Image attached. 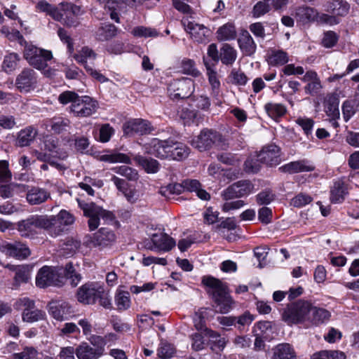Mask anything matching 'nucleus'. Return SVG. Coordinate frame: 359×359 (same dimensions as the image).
Masks as SVG:
<instances>
[{
  "instance_id": "f257e3e1",
  "label": "nucleus",
  "mask_w": 359,
  "mask_h": 359,
  "mask_svg": "<svg viewBox=\"0 0 359 359\" xmlns=\"http://www.w3.org/2000/svg\"><path fill=\"white\" fill-rule=\"evenodd\" d=\"M202 283L208 287V293L212 296L216 306V311L226 313L231 309L233 300L227 292L226 286L212 276H203Z\"/></svg>"
},
{
  "instance_id": "f03ea898",
  "label": "nucleus",
  "mask_w": 359,
  "mask_h": 359,
  "mask_svg": "<svg viewBox=\"0 0 359 359\" xmlns=\"http://www.w3.org/2000/svg\"><path fill=\"white\" fill-rule=\"evenodd\" d=\"M107 338L115 339L114 334H109L104 337L98 335H91L88 338L90 342L83 341L76 348V355L78 359H100L105 352Z\"/></svg>"
},
{
  "instance_id": "7ed1b4c3",
  "label": "nucleus",
  "mask_w": 359,
  "mask_h": 359,
  "mask_svg": "<svg viewBox=\"0 0 359 359\" xmlns=\"http://www.w3.org/2000/svg\"><path fill=\"white\" fill-rule=\"evenodd\" d=\"M74 217L65 210H62L57 215H41V229L51 237L61 236L67 231V226L74 222Z\"/></svg>"
},
{
  "instance_id": "20e7f679",
  "label": "nucleus",
  "mask_w": 359,
  "mask_h": 359,
  "mask_svg": "<svg viewBox=\"0 0 359 359\" xmlns=\"http://www.w3.org/2000/svg\"><path fill=\"white\" fill-rule=\"evenodd\" d=\"M191 145L201 151L213 147L225 150L229 147V142L219 132L204 128L191 140Z\"/></svg>"
},
{
  "instance_id": "39448f33",
  "label": "nucleus",
  "mask_w": 359,
  "mask_h": 359,
  "mask_svg": "<svg viewBox=\"0 0 359 359\" xmlns=\"http://www.w3.org/2000/svg\"><path fill=\"white\" fill-rule=\"evenodd\" d=\"M311 303L298 300L288 304L281 311V319L288 325L302 323L309 318Z\"/></svg>"
},
{
  "instance_id": "423d86ee",
  "label": "nucleus",
  "mask_w": 359,
  "mask_h": 359,
  "mask_svg": "<svg viewBox=\"0 0 359 359\" xmlns=\"http://www.w3.org/2000/svg\"><path fill=\"white\" fill-rule=\"evenodd\" d=\"M77 202L83 215L88 217V224L90 231H94L99 226L100 218L107 222H112L114 219L111 212L104 210L93 202L86 203L79 199H77Z\"/></svg>"
},
{
  "instance_id": "0eeeda50",
  "label": "nucleus",
  "mask_w": 359,
  "mask_h": 359,
  "mask_svg": "<svg viewBox=\"0 0 359 359\" xmlns=\"http://www.w3.org/2000/svg\"><path fill=\"white\" fill-rule=\"evenodd\" d=\"M63 268H53L44 266L39 271L36 277V284L38 287L44 288L53 285L61 287L65 283V276Z\"/></svg>"
},
{
  "instance_id": "6e6552de",
  "label": "nucleus",
  "mask_w": 359,
  "mask_h": 359,
  "mask_svg": "<svg viewBox=\"0 0 359 359\" xmlns=\"http://www.w3.org/2000/svg\"><path fill=\"white\" fill-rule=\"evenodd\" d=\"M23 57L33 67L41 70L48 67L47 62L53 58L52 53L29 44L24 48Z\"/></svg>"
},
{
  "instance_id": "1a4fd4ad",
  "label": "nucleus",
  "mask_w": 359,
  "mask_h": 359,
  "mask_svg": "<svg viewBox=\"0 0 359 359\" xmlns=\"http://www.w3.org/2000/svg\"><path fill=\"white\" fill-rule=\"evenodd\" d=\"M194 90V82L189 78L174 80L169 84L168 92L173 100H182L189 97Z\"/></svg>"
},
{
  "instance_id": "9d476101",
  "label": "nucleus",
  "mask_w": 359,
  "mask_h": 359,
  "mask_svg": "<svg viewBox=\"0 0 359 359\" xmlns=\"http://www.w3.org/2000/svg\"><path fill=\"white\" fill-rule=\"evenodd\" d=\"M173 140H160L153 138L144 145L145 153L153 155L161 159H170L171 149Z\"/></svg>"
},
{
  "instance_id": "9b49d317",
  "label": "nucleus",
  "mask_w": 359,
  "mask_h": 359,
  "mask_svg": "<svg viewBox=\"0 0 359 359\" xmlns=\"http://www.w3.org/2000/svg\"><path fill=\"white\" fill-rule=\"evenodd\" d=\"M38 81V74L33 69L26 67L17 75L15 86L20 93H27L36 88Z\"/></svg>"
},
{
  "instance_id": "f8f14e48",
  "label": "nucleus",
  "mask_w": 359,
  "mask_h": 359,
  "mask_svg": "<svg viewBox=\"0 0 359 359\" xmlns=\"http://www.w3.org/2000/svg\"><path fill=\"white\" fill-rule=\"evenodd\" d=\"M154 130L151 123L142 118L130 119L123 125V134L128 137L147 135Z\"/></svg>"
},
{
  "instance_id": "ddd939ff",
  "label": "nucleus",
  "mask_w": 359,
  "mask_h": 359,
  "mask_svg": "<svg viewBox=\"0 0 359 359\" xmlns=\"http://www.w3.org/2000/svg\"><path fill=\"white\" fill-rule=\"evenodd\" d=\"M97 103L89 96L77 98L75 104H71L69 110L77 117H88L95 113Z\"/></svg>"
},
{
  "instance_id": "4468645a",
  "label": "nucleus",
  "mask_w": 359,
  "mask_h": 359,
  "mask_svg": "<svg viewBox=\"0 0 359 359\" xmlns=\"http://www.w3.org/2000/svg\"><path fill=\"white\" fill-rule=\"evenodd\" d=\"M102 292V287L95 283H86L78 289V301L85 304H94L97 295Z\"/></svg>"
},
{
  "instance_id": "2eb2a0df",
  "label": "nucleus",
  "mask_w": 359,
  "mask_h": 359,
  "mask_svg": "<svg viewBox=\"0 0 359 359\" xmlns=\"http://www.w3.org/2000/svg\"><path fill=\"white\" fill-rule=\"evenodd\" d=\"M41 229V215H32L18 222L17 229L23 237H32Z\"/></svg>"
},
{
  "instance_id": "dca6fc26",
  "label": "nucleus",
  "mask_w": 359,
  "mask_h": 359,
  "mask_svg": "<svg viewBox=\"0 0 359 359\" xmlns=\"http://www.w3.org/2000/svg\"><path fill=\"white\" fill-rule=\"evenodd\" d=\"M48 312L53 318L59 321L67 320L73 311L67 302L62 300H53L48 305Z\"/></svg>"
},
{
  "instance_id": "f3484780",
  "label": "nucleus",
  "mask_w": 359,
  "mask_h": 359,
  "mask_svg": "<svg viewBox=\"0 0 359 359\" xmlns=\"http://www.w3.org/2000/svg\"><path fill=\"white\" fill-rule=\"evenodd\" d=\"M114 232L108 228H100L93 233L91 243L95 247L101 248L111 245L116 241Z\"/></svg>"
},
{
  "instance_id": "a211bd4d",
  "label": "nucleus",
  "mask_w": 359,
  "mask_h": 359,
  "mask_svg": "<svg viewBox=\"0 0 359 359\" xmlns=\"http://www.w3.org/2000/svg\"><path fill=\"white\" fill-rule=\"evenodd\" d=\"M0 250L6 255L18 259H25L30 255V250L26 245L19 242L3 244L0 247Z\"/></svg>"
},
{
  "instance_id": "6ab92c4d",
  "label": "nucleus",
  "mask_w": 359,
  "mask_h": 359,
  "mask_svg": "<svg viewBox=\"0 0 359 359\" xmlns=\"http://www.w3.org/2000/svg\"><path fill=\"white\" fill-rule=\"evenodd\" d=\"M258 154L261 162L264 164L273 166L280 162V148L275 144L264 147Z\"/></svg>"
},
{
  "instance_id": "aec40b11",
  "label": "nucleus",
  "mask_w": 359,
  "mask_h": 359,
  "mask_svg": "<svg viewBox=\"0 0 359 359\" xmlns=\"http://www.w3.org/2000/svg\"><path fill=\"white\" fill-rule=\"evenodd\" d=\"M151 239L154 245V247L149 248L151 250L168 252L176 245L175 239L165 233H154Z\"/></svg>"
},
{
  "instance_id": "412c9836",
  "label": "nucleus",
  "mask_w": 359,
  "mask_h": 359,
  "mask_svg": "<svg viewBox=\"0 0 359 359\" xmlns=\"http://www.w3.org/2000/svg\"><path fill=\"white\" fill-rule=\"evenodd\" d=\"M51 198L50 193L46 189L32 187L26 194V200L31 205H41Z\"/></svg>"
},
{
  "instance_id": "4be33fe9",
  "label": "nucleus",
  "mask_w": 359,
  "mask_h": 359,
  "mask_svg": "<svg viewBox=\"0 0 359 359\" xmlns=\"http://www.w3.org/2000/svg\"><path fill=\"white\" fill-rule=\"evenodd\" d=\"M182 23L185 30L191 35V38L198 42H202L208 32V29L203 25L183 20Z\"/></svg>"
},
{
  "instance_id": "5701e85b",
  "label": "nucleus",
  "mask_w": 359,
  "mask_h": 359,
  "mask_svg": "<svg viewBox=\"0 0 359 359\" xmlns=\"http://www.w3.org/2000/svg\"><path fill=\"white\" fill-rule=\"evenodd\" d=\"M238 43L241 50L245 55L251 56L255 53L257 45L247 30L241 33L238 39Z\"/></svg>"
},
{
  "instance_id": "b1692460",
  "label": "nucleus",
  "mask_w": 359,
  "mask_h": 359,
  "mask_svg": "<svg viewBox=\"0 0 359 359\" xmlns=\"http://www.w3.org/2000/svg\"><path fill=\"white\" fill-rule=\"evenodd\" d=\"M118 32V29L111 23H102L97 29L95 36L100 41H106L114 38Z\"/></svg>"
},
{
  "instance_id": "393cba45",
  "label": "nucleus",
  "mask_w": 359,
  "mask_h": 359,
  "mask_svg": "<svg viewBox=\"0 0 359 359\" xmlns=\"http://www.w3.org/2000/svg\"><path fill=\"white\" fill-rule=\"evenodd\" d=\"M6 267L15 272L14 285L16 287L29 280L30 271L27 266L7 264Z\"/></svg>"
},
{
  "instance_id": "a878e982",
  "label": "nucleus",
  "mask_w": 359,
  "mask_h": 359,
  "mask_svg": "<svg viewBox=\"0 0 359 359\" xmlns=\"http://www.w3.org/2000/svg\"><path fill=\"white\" fill-rule=\"evenodd\" d=\"M272 359H297V355L290 344L283 343L273 348Z\"/></svg>"
},
{
  "instance_id": "bb28decb",
  "label": "nucleus",
  "mask_w": 359,
  "mask_h": 359,
  "mask_svg": "<svg viewBox=\"0 0 359 359\" xmlns=\"http://www.w3.org/2000/svg\"><path fill=\"white\" fill-rule=\"evenodd\" d=\"M283 172L297 173L299 172H309L314 170V167L308 165L305 160L292 161L279 168Z\"/></svg>"
},
{
  "instance_id": "cd10ccee",
  "label": "nucleus",
  "mask_w": 359,
  "mask_h": 359,
  "mask_svg": "<svg viewBox=\"0 0 359 359\" xmlns=\"http://www.w3.org/2000/svg\"><path fill=\"white\" fill-rule=\"evenodd\" d=\"M237 58V51L229 43H224L219 49V60L226 66H231Z\"/></svg>"
},
{
  "instance_id": "c85d7f7f",
  "label": "nucleus",
  "mask_w": 359,
  "mask_h": 359,
  "mask_svg": "<svg viewBox=\"0 0 359 359\" xmlns=\"http://www.w3.org/2000/svg\"><path fill=\"white\" fill-rule=\"evenodd\" d=\"M36 135V130L32 126L21 130L18 134L16 145L21 147L29 146L34 141Z\"/></svg>"
},
{
  "instance_id": "c756f323",
  "label": "nucleus",
  "mask_w": 359,
  "mask_h": 359,
  "mask_svg": "<svg viewBox=\"0 0 359 359\" xmlns=\"http://www.w3.org/2000/svg\"><path fill=\"white\" fill-rule=\"evenodd\" d=\"M346 194L347 191L344 182L341 180L335 182L330 191L331 202L334 203L343 202Z\"/></svg>"
},
{
  "instance_id": "7c9ffc66",
  "label": "nucleus",
  "mask_w": 359,
  "mask_h": 359,
  "mask_svg": "<svg viewBox=\"0 0 359 359\" xmlns=\"http://www.w3.org/2000/svg\"><path fill=\"white\" fill-rule=\"evenodd\" d=\"M170 160L182 161L187 158L189 154V148L184 143L174 141L172 142Z\"/></svg>"
},
{
  "instance_id": "2f4dec72",
  "label": "nucleus",
  "mask_w": 359,
  "mask_h": 359,
  "mask_svg": "<svg viewBox=\"0 0 359 359\" xmlns=\"http://www.w3.org/2000/svg\"><path fill=\"white\" fill-rule=\"evenodd\" d=\"M330 317V313L325 309L313 306L311 304V313L307 320L311 321L314 325L323 323Z\"/></svg>"
},
{
  "instance_id": "473e14b6",
  "label": "nucleus",
  "mask_w": 359,
  "mask_h": 359,
  "mask_svg": "<svg viewBox=\"0 0 359 359\" xmlns=\"http://www.w3.org/2000/svg\"><path fill=\"white\" fill-rule=\"evenodd\" d=\"M295 16L297 20L306 23L315 20L318 16V11L309 6H301L297 8Z\"/></svg>"
},
{
  "instance_id": "72a5a7b5",
  "label": "nucleus",
  "mask_w": 359,
  "mask_h": 359,
  "mask_svg": "<svg viewBox=\"0 0 359 359\" xmlns=\"http://www.w3.org/2000/svg\"><path fill=\"white\" fill-rule=\"evenodd\" d=\"M203 62L206 67L207 75L208 76L209 83L212 89V93L214 94V95L217 96L219 94V90L220 88V81L217 76V73L210 65V63L206 61V59L205 57H203Z\"/></svg>"
},
{
  "instance_id": "f704fd0d",
  "label": "nucleus",
  "mask_w": 359,
  "mask_h": 359,
  "mask_svg": "<svg viewBox=\"0 0 359 359\" xmlns=\"http://www.w3.org/2000/svg\"><path fill=\"white\" fill-rule=\"evenodd\" d=\"M327 10L334 15L344 16L348 13L349 5L343 0H333L329 3Z\"/></svg>"
},
{
  "instance_id": "c9c22d12",
  "label": "nucleus",
  "mask_w": 359,
  "mask_h": 359,
  "mask_svg": "<svg viewBox=\"0 0 359 359\" xmlns=\"http://www.w3.org/2000/svg\"><path fill=\"white\" fill-rule=\"evenodd\" d=\"M135 160L148 173H156L159 170L160 164L156 159L137 156Z\"/></svg>"
},
{
  "instance_id": "e433bc0d",
  "label": "nucleus",
  "mask_w": 359,
  "mask_h": 359,
  "mask_svg": "<svg viewBox=\"0 0 359 359\" xmlns=\"http://www.w3.org/2000/svg\"><path fill=\"white\" fill-rule=\"evenodd\" d=\"M287 62V54L282 50H271L268 56V63L272 66L284 65Z\"/></svg>"
},
{
  "instance_id": "4c0bfd02",
  "label": "nucleus",
  "mask_w": 359,
  "mask_h": 359,
  "mask_svg": "<svg viewBox=\"0 0 359 359\" xmlns=\"http://www.w3.org/2000/svg\"><path fill=\"white\" fill-rule=\"evenodd\" d=\"M217 34L219 41H231L236 36V28L232 24L227 23L218 29Z\"/></svg>"
},
{
  "instance_id": "58836bf2",
  "label": "nucleus",
  "mask_w": 359,
  "mask_h": 359,
  "mask_svg": "<svg viewBox=\"0 0 359 359\" xmlns=\"http://www.w3.org/2000/svg\"><path fill=\"white\" fill-rule=\"evenodd\" d=\"M36 8L42 12H46L53 17L57 21H62V14L60 13V8L52 6L45 0L39 1L36 4Z\"/></svg>"
},
{
  "instance_id": "ea45409f",
  "label": "nucleus",
  "mask_w": 359,
  "mask_h": 359,
  "mask_svg": "<svg viewBox=\"0 0 359 359\" xmlns=\"http://www.w3.org/2000/svg\"><path fill=\"white\" fill-rule=\"evenodd\" d=\"M115 304L117 309L119 311H125L130 306V294L127 291L118 290L115 295Z\"/></svg>"
},
{
  "instance_id": "a19ab883",
  "label": "nucleus",
  "mask_w": 359,
  "mask_h": 359,
  "mask_svg": "<svg viewBox=\"0 0 359 359\" xmlns=\"http://www.w3.org/2000/svg\"><path fill=\"white\" fill-rule=\"evenodd\" d=\"M20 60V55L16 53H11L4 57L2 67L6 72H13Z\"/></svg>"
},
{
  "instance_id": "79ce46f5",
  "label": "nucleus",
  "mask_w": 359,
  "mask_h": 359,
  "mask_svg": "<svg viewBox=\"0 0 359 359\" xmlns=\"http://www.w3.org/2000/svg\"><path fill=\"white\" fill-rule=\"evenodd\" d=\"M256 203L259 205H267L276 200V194L270 189L261 191L257 196Z\"/></svg>"
},
{
  "instance_id": "37998d69",
  "label": "nucleus",
  "mask_w": 359,
  "mask_h": 359,
  "mask_svg": "<svg viewBox=\"0 0 359 359\" xmlns=\"http://www.w3.org/2000/svg\"><path fill=\"white\" fill-rule=\"evenodd\" d=\"M264 109L269 116L273 118L283 116L286 113V108L282 104L269 102Z\"/></svg>"
},
{
  "instance_id": "c03bdc74",
  "label": "nucleus",
  "mask_w": 359,
  "mask_h": 359,
  "mask_svg": "<svg viewBox=\"0 0 359 359\" xmlns=\"http://www.w3.org/2000/svg\"><path fill=\"white\" fill-rule=\"evenodd\" d=\"M261 160L258 153L256 155L249 156L244 163V169L246 172L256 173L261 168Z\"/></svg>"
},
{
  "instance_id": "a18cd8bd",
  "label": "nucleus",
  "mask_w": 359,
  "mask_h": 359,
  "mask_svg": "<svg viewBox=\"0 0 359 359\" xmlns=\"http://www.w3.org/2000/svg\"><path fill=\"white\" fill-rule=\"evenodd\" d=\"M96 57L95 52L88 47H83L77 54L74 55L75 60L82 64L84 67L88 65V60H94Z\"/></svg>"
},
{
  "instance_id": "49530a36",
  "label": "nucleus",
  "mask_w": 359,
  "mask_h": 359,
  "mask_svg": "<svg viewBox=\"0 0 359 359\" xmlns=\"http://www.w3.org/2000/svg\"><path fill=\"white\" fill-rule=\"evenodd\" d=\"M254 319V316L249 311H245L238 316H235L236 328L240 331H243L250 325Z\"/></svg>"
},
{
  "instance_id": "de8ad7c7",
  "label": "nucleus",
  "mask_w": 359,
  "mask_h": 359,
  "mask_svg": "<svg viewBox=\"0 0 359 359\" xmlns=\"http://www.w3.org/2000/svg\"><path fill=\"white\" fill-rule=\"evenodd\" d=\"M45 313L39 309H24L22 320L25 322L33 323L44 318Z\"/></svg>"
},
{
  "instance_id": "09e8293b",
  "label": "nucleus",
  "mask_w": 359,
  "mask_h": 359,
  "mask_svg": "<svg viewBox=\"0 0 359 359\" xmlns=\"http://www.w3.org/2000/svg\"><path fill=\"white\" fill-rule=\"evenodd\" d=\"M63 270L65 271L63 276H65V281L69 279L71 285L73 287H76L80 282L81 276L75 272L73 264L70 262L67 264Z\"/></svg>"
},
{
  "instance_id": "8fccbe9b",
  "label": "nucleus",
  "mask_w": 359,
  "mask_h": 359,
  "mask_svg": "<svg viewBox=\"0 0 359 359\" xmlns=\"http://www.w3.org/2000/svg\"><path fill=\"white\" fill-rule=\"evenodd\" d=\"M132 34L135 37H156L158 36V32L153 28L147 27L144 26H137L133 29Z\"/></svg>"
},
{
  "instance_id": "3c124183",
  "label": "nucleus",
  "mask_w": 359,
  "mask_h": 359,
  "mask_svg": "<svg viewBox=\"0 0 359 359\" xmlns=\"http://www.w3.org/2000/svg\"><path fill=\"white\" fill-rule=\"evenodd\" d=\"M113 170L125 177L128 180L135 181L138 179V173L135 169L126 165L118 166L113 168Z\"/></svg>"
},
{
  "instance_id": "603ef678",
  "label": "nucleus",
  "mask_w": 359,
  "mask_h": 359,
  "mask_svg": "<svg viewBox=\"0 0 359 359\" xmlns=\"http://www.w3.org/2000/svg\"><path fill=\"white\" fill-rule=\"evenodd\" d=\"M81 243L72 238L68 239L63 243L61 251L63 255L67 257L72 256L76 250L80 248Z\"/></svg>"
},
{
  "instance_id": "864d4df0",
  "label": "nucleus",
  "mask_w": 359,
  "mask_h": 359,
  "mask_svg": "<svg viewBox=\"0 0 359 359\" xmlns=\"http://www.w3.org/2000/svg\"><path fill=\"white\" fill-rule=\"evenodd\" d=\"M100 158L103 161L109 163H124L129 164L131 162L130 157L122 153L102 155Z\"/></svg>"
},
{
  "instance_id": "5fc2aeb1",
  "label": "nucleus",
  "mask_w": 359,
  "mask_h": 359,
  "mask_svg": "<svg viewBox=\"0 0 359 359\" xmlns=\"http://www.w3.org/2000/svg\"><path fill=\"white\" fill-rule=\"evenodd\" d=\"M222 196L225 201H230L233 198L242 197L238 182L233 183L222 193Z\"/></svg>"
},
{
  "instance_id": "6e6d98bb",
  "label": "nucleus",
  "mask_w": 359,
  "mask_h": 359,
  "mask_svg": "<svg viewBox=\"0 0 359 359\" xmlns=\"http://www.w3.org/2000/svg\"><path fill=\"white\" fill-rule=\"evenodd\" d=\"M70 121L67 118H54L51 121L50 128L51 130L55 133H60L67 130L69 126Z\"/></svg>"
},
{
  "instance_id": "4d7b16f0",
  "label": "nucleus",
  "mask_w": 359,
  "mask_h": 359,
  "mask_svg": "<svg viewBox=\"0 0 359 359\" xmlns=\"http://www.w3.org/2000/svg\"><path fill=\"white\" fill-rule=\"evenodd\" d=\"M210 335L211 339L210 342V348L215 352L221 351L226 345L225 339L221 337L218 334L212 331Z\"/></svg>"
},
{
  "instance_id": "13d9d810",
  "label": "nucleus",
  "mask_w": 359,
  "mask_h": 359,
  "mask_svg": "<svg viewBox=\"0 0 359 359\" xmlns=\"http://www.w3.org/2000/svg\"><path fill=\"white\" fill-rule=\"evenodd\" d=\"M175 353V347L168 343L161 342L158 348V355L162 359H168L172 358Z\"/></svg>"
},
{
  "instance_id": "bf43d9fd",
  "label": "nucleus",
  "mask_w": 359,
  "mask_h": 359,
  "mask_svg": "<svg viewBox=\"0 0 359 359\" xmlns=\"http://www.w3.org/2000/svg\"><path fill=\"white\" fill-rule=\"evenodd\" d=\"M181 68L184 74L197 77L200 75L199 71L196 68L195 62L190 59L183 60Z\"/></svg>"
},
{
  "instance_id": "052dcab7",
  "label": "nucleus",
  "mask_w": 359,
  "mask_h": 359,
  "mask_svg": "<svg viewBox=\"0 0 359 359\" xmlns=\"http://www.w3.org/2000/svg\"><path fill=\"white\" fill-rule=\"evenodd\" d=\"M38 355L37 350L32 346H25L21 352L15 353L13 358L15 359H35Z\"/></svg>"
},
{
  "instance_id": "680f3d73",
  "label": "nucleus",
  "mask_w": 359,
  "mask_h": 359,
  "mask_svg": "<svg viewBox=\"0 0 359 359\" xmlns=\"http://www.w3.org/2000/svg\"><path fill=\"white\" fill-rule=\"evenodd\" d=\"M81 8L78 6H75L70 4H62L60 8V13L62 14V20L64 19L65 15L68 17V15H72L76 17L80 14Z\"/></svg>"
},
{
  "instance_id": "e2e57ef3",
  "label": "nucleus",
  "mask_w": 359,
  "mask_h": 359,
  "mask_svg": "<svg viewBox=\"0 0 359 359\" xmlns=\"http://www.w3.org/2000/svg\"><path fill=\"white\" fill-rule=\"evenodd\" d=\"M271 10V6L268 1H260L257 2L253 8L252 15L255 18H259Z\"/></svg>"
},
{
  "instance_id": "0e129e2a",
  "label": "nucleus",
  "mask_w": 359,
  "mask_h": 359,
  "mask_svg": "<svg viewBox=\"0 0 359 359\" xmlns=\"http://www.w3.org/2000/svg\"><path fill=\"white\" fill-rule=\"evenodd\" d=\"M79 96L74 91L66 90L62 93L58 97V101L62 104H75Z\"/></svg>"
},
{
  "instance_id": "69168bd1",
  "label": "nucleus",
  "mask_w": 359,
  "mask_h": 359,
  "mask_svg": "<svg viewBox=\"0 0 359 359\" xmlns=\"http://www.w3.org/2000/svg\"><path fill=\"white\" fill-rule=\"evenodd\" d=\"M23 187L19 184H9L0 186V196L3 198H9L13 196L16 189Z\"/></svg>"
},
{
  "instance_id": "338daca9",
  "label": "nucleus",
  "mask_w": 359,
  "mask_h": 359,
  "mask_svg": "<svg viewBox=\"0 0 359 359\" xmlns=\"http://www.w3.org/2000/svg\"><path fill=\"white\" fill-rule=\"evenodd\" d=\"M59 335L61 337L63 336H69L72 334H79L80 329L79 327L74 323H65L61 328L59 329Z\"/></svg>"
},
{
  "instance_id": "774afa93",
  "label": "nucleus",
  "mask_w": 359,
  "mask_h": 359,
  "mask_svg": "<svg viewBox=\"0 0 359 359\" xmlns=\"http://www.w3.org/2000/svg\"><path fill=\"white\" fill-rule=\"evenodd\" d=\"M258 219L264 224H268L272 221V210L271 208L264 206L258 210Z\"/></svg>"
}]
</instances>
